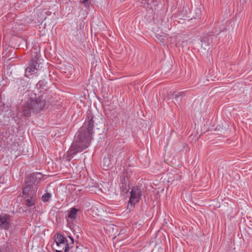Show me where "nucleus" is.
Wrapping results in <instances>:
<instances>
[{"instance_id":"f257e3e1","label":"nucleus","mask_w":252,"mask_h":252,"mask_svg":"<svg viewBox=\"0 0 252 252\" xmlns=\"http://www.w3.org/2000/svg\"><path fill=\"white\" fill-rule=\"evenodd\" d=\"M94 116L92 114H88L83 125L74 136L73 142L67 152L66 157L69 160L89 147L94 133Z\"/></svg>"},{"instance_id":"f03ea898","label":"nucleus","mask_w":252,"mask_h":252,"mask_svg":"<svg viewBox=\"0 0 252 252\" xmlns=\"http://www.w3.org/2000/svg\"><path fill=\"white\" fill-rule=\"evenodd\" d=\"M49 102L47 91L40 92L37 97L34 99L31 97L23 105V115L29 117L32 113H37L43 110Z\"/></svg>"},{"instance_id":"7ed1b4c3","label":"nucleus","mask_w":252,"mask_h":252,"mask_svg":"<svg viewBox=\"0 0 252 252\" xmlns=\"http://www.w3.org/2000/svg\"><path fill=\"white\" fill-rule=\"evenodd\" d=\"M130 196L128 202L127 208H133L136 203L141 199L142 195L141 189L140 187L136 186L132 188L130 192Z\"/></svg>"},{"instance_id":"20e7f679","label":"nucleus","mask_w":252,"mask_h":252,"mask_svg":"<svg viewBox=\"0 0 252 252\" xmlns=\"http://www.w3.org/2000/svg\"><path fill=\"white\" fill-rule=\"evenodd\" d=\"M34 54H35L34 59L32 58L25 69V76L29 78L30 75L33 73L35 70H37V66H39L37 60L39 58V54L37 52H34Z\"/></svg>"},{"instance_id":"39448f33","label":"nucleus","mask_w":252,"mask_h":252,"mask_svg":"<svg viewBox=\"0 0 252 252\" xmlns=\"http://www.w3.org/2000/svg\"><path fill=\"white\" fill-rule=\"evenodd\" d=\"M42 178L43 175L41 173H32L27 176L26 184L32 186H37Z\"/></svg>"},{"instance_id":"423d86ee","label":"nucleus","mask_w":252,"mask_h":252,"mask_svg":"<svg viewBox=\"0 0 252 252\" xmlns=\"http://www.w3.org/2000/svg\"><path fill=\"white\" fill-rule=\"evenodd\" d=\"M69 240H65L64 242L57 245L58 249L56 250L57 252H66L68 250L71 248L74 244V239L70 236H68Z\"/></svg>"},{"instance_id":"0eeeda50","label":"nucleus","mask_w":252,"mask_h":252,"mask_svg":"<svg viewBox=\"0 0 252 252\" xmlns=\"http://www.w3.org/2000/svg\"><path fill=\"white\" fill-rule=\"evenodd\" d=\"M120 189L121 195H125L129 191L128 180L125 175H122L120 177Z\"/></svg>"},{"instance_id":"6e6552de","label":"nucleus","mask_w":252,"mask_h":252,"mask_svg":"<svg viewBox=\"0 0 252 252\" xmlns=\"http://www.w3.org/2000/svg\"><path fill=\"white\" fill-rule=\"evenodd\" d=\"M37 189V186L26 185L23 191L24 197H34L35 196Z\"/></svg>"},{"instance_id":"1a4fd4ad","label":"nucleus","mask_w":252,"mask_h":252,"mask_svg":"<svg viewBox=\"0 0 252 252\" xmlns=\"http://www.w3.org/2000/svg\"><path fill=\"white\" fill-rule=\"evenodd\" d=\"M10 219L9 216L6 214L0 215V227L1 229L7 230L10 226Z\"/></svg>"},{"instance_id":"9d476101","label":"nucleus","mask_w":252,"mask_h":252,"mask_svg":"<svg viewBox=\"0 0 252 252\" xmlns=\"http://www.w3.org/2000/svg\"><path fill=\"white\" fill-rule=\"evenodd\" d=\"M172 95L175 99V103L179 104L182 101L183 98L185 96V92H174Z\"/></svg>"},{"instance_id":"9b49d317","label":"nucleus","mask_w":252,"mask_h":252,"mask_svg":"<svg viewBox=\"0 0 252 252\" xmlns=\"http://www.w3.org/2000/svg\"><path fill=\"white\" fill-rule=\"evenodd\" d=\"M213 37L212 35H207L204 37L202 42V47L204 49H207L208 46L212 43Z\"/></svg>"},{"instance_id":"f8f14e48","label":"nucleus","mask_w":252,"mask_h":252,"mask_svg":"<svg viewBox=\"0 0 252 252\" xmlns=\"http://www.w3.org/2000/svg\"><path fill=\"white\" fill-rule=\"evenodd\" d=\"M78 209L73 207L70 209L68 213V218L71 220H75L77 217Z\"/></svg>"},{"instance_id":"ddd939ff","label":"nucleus","mask_w":252,"mask_h":252,"mask_svg":"<svg viewBox=\"0 0 252 252\" xmlns=\"http://www.w3.org/2000/svg\"><path fill=\"white\" fill-rule=\"evenodd\" d=\"M66 240L67 239L61 234H57L55 236V241L56 243V245H58L60 243H62Z\"/></svg>"},{"instance_id":"4468645a","label":"nucleus","mask_w":252,"mask_h":252,"mask_svg":"<svg viewBox=\"0 0 252 252\" xmlns=\"http://www.w3.org/2000/svg\"><path fill=\"white\" fill-rule=\"evenodd\" d=\"M26 201V205L27 206L31 207L34 205L33 197H24Z\"/></svg>"},{"instance_id":"2eb2a0df","label":"nucleus","mask_w":252,"mask_h":252,"mask_svg":"<svg viewBox=\"0 0 252 252\" xmlns=\"http://www.w3.org/2000/svg\"><path fill=\"white\" fill-rule=\"evenodd\" d=\"M51 194L50 193L47 192L44 194L42 196V200L43 202H47L50 199Z\"/></svg>"},{"instance_id":"dca6fc26","label":"nucleus","mask_w":252,"mask_h":252,"mask_svg":"<svg viewBox=\"0 0 252 252\" xmlns=\"http://www.w3.org/2000/svg\"><path fill=\"white\" fill-rule=\"evenodd\" d=\"M152 252H164V250L160 246L157 245L155 246Z\"/></svg>"},{"instance_id":"f3484780","label":"nucleus","mask_w":252,"mask_h":252,"mask_svg":"<svg viewBox=\"0 0 252 252\" xmlns=\"http://www.w3.org/2000/svg\"><path fill=\"white\" fill-rule=\"evenodd\" d=\"M196 10H197V12H196L197 15L195 17V18H200V15H201V10L200 9H197Z\"/></svg>"},{"instance_id":"a211bd4d","label":"nucleus","mask_w":252,"mask_h":252,"mask_svg":"<svg viewBox=\"0 0 252 252\" xmlns=\"http://www.w3.org/2000/svg\"><path fill=\"white\" fill-rule=\"evenodd\" d=\"M89 1V0H83L82 1V3H83L84 4L86 5V4L87 3V2Z\"/></svg>"},{"instance_id":"6ab92c4d","label":"nucleus","mask_w":252,"mask_h":252,"mask_svg":"<svg viewBox=\"0 0 252 252\" xmlns=\"http://www.w3.org/2000/svg\"><path fill=\"white\" fill-rule=\"evenodd\" d=\"M160 37H161V39H160V40L161 41H162L164 40V39H163V38L162 37V36H160Z\"/></svg>"}]
</instances>
